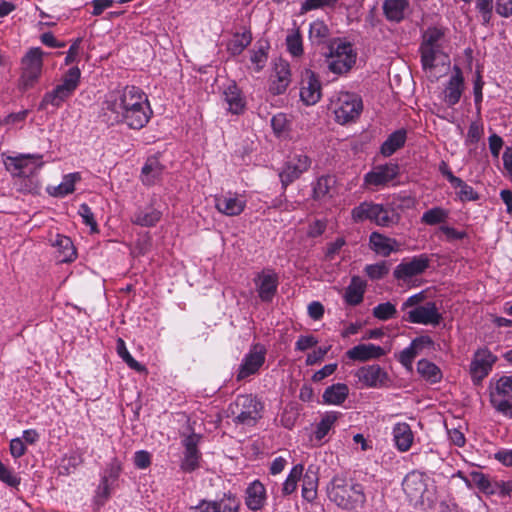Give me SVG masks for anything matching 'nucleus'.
Returning a JSON list of instances; mask_svg holds the SVG:
<instances>
[{
    "label": "nucleus",
    "mask_w": 512,
    "mask_h": 512,
    "mask_svg": "<svg viewBox=\"0 0 512 512\" xmlns=\"http://www.w3.org/2000/svg\"><path fill=\"white\" fill-rule=\"evenodd\" d=\"M152 114L148 97L142 89L127 85L105 96L98 119L107 126L124 123L130 129L139 130L146 126Z\"/></svg>",
    "instance_id": "nucleus-1"
},
{
    "label": "nucleus",
    "mask_w": 512,
    "mask_h": 512,
    "mask_svg": "<svg viewBox=\"0 0 512 512\" xmlns=\"http://www.w3.org/2000/svg\"><path fill=\"white\" fill-rule=\"evenodd\" d=\"M450 38L448 29L430 26L423 31L419 46L420 61L424 72L432 73L439 65L450 64Z\"/></svg>",
    "instance_id": "nucleus-2"
},
{
    "label": "nucleus",
    "mask_w": 512,
    "mask_h": 512,
    "mask_svg": "<svg viewBox=\"0 0 512 512\" xmlns=\"http://www.w3.org/2000/svg\"><path fill=\"white\" fill-rule=\"evenodd\" d=\"M330 501L345 510L363 507L366 495L361 484L341 475H335L327 486Z\"/></svg>",
    "instance_id": "nucleus-3"
},
{
    "label": "nucleus",
    "mask_w": 512,
    "mask_h": 512,
    "mask_svg": "<svg viewBox=\"0 0 512 512\" xmlns=\"http://www.w3.org/2000/svg\"><path fill=\"white\" fill-rule=\"evenodd\" d=\"M4 165L14 178L28 179L24 185H21L20 191L32 192L36 188L32 177L38 173L43 165L42 155L19 154L17 156H7L4 159Z\"/></svg>",
    "instance_id": "nucleus-4"
},
{
    "label": "nucleus",
    "mask_w": 512,
    "mask_h": 512,
    "mask_svg": "<svg viewBox=\"0 0 512 512\" xmlns=\"http://www.w3.org/2000/svg\"><path fill=\"white\" fill-rule=\"evenodd\" d=\"M81 71L77 66L68 69L62 76L61 83L46 92L39 103L38 110L44 111L48 106L59 108L76 91L80 84Z\"/></svg>",
    "instance_id": "nucleus-5"
},
{
    "label": "nucleus",
    "mask_w": 512,
    "mask_h": 512,
    "mask_svg": "<svg viewBox=\"0 0 512 512\" xmlns=\"http://www.w3.org/2000/svg\"><path fill=\"white\" fill-rule=\"evenodd\" d=\"M263 403L252 394L238 395L229 410L233 422L244 426H254L262 418Z\"/></svg>",
    "instance_id": "nucleus-6"
},
{
    "label": "nucleus",
    "mask_w": 512,
    "mask_h": 512,
    "mask_svg": "<svg viewBox=\"0 0 512 512\" xmlns=\"http://www.w3.org/2000/svg\"><path fill=\"white\" fill-rule=\"evenodd\" d=\"M356 223L369 220L378 226L389 227L396 223L394 210L382 204L364 201L351 211Z\"/></svg>",
    "instance_id": "nucleus-7"
},
{
    "label": "nucleus",
    "mask_w": 512,
    "mask_h": 512,
    "mask_svg": "<svg viewBox=\"0 0 512 512\" xmlns=\"http://www.w3.org/2000/svg\"><path fill=\"white\" fill-rule=\"evenodd\" d=\"M331 109L336 121L344 125L360 116L363 109L362 99L355 93L339 92L331 100Z\"/></svg>",
    "instance_id": "nucleus-8"
},
{
    "label": "nucleus",
    "mask_w": 512,
    "mask_h": 512,
    "mask_svg": "<svg viewBox=\"0 0 512 512\" xmlns=\"http://www.w3.org/2000/svg\"><path fill=\"white\" fill-rule=\"evenodd\" d=\"M44 52L39 47L30 48L21 60L19 88L27 91L38 82L43 69Z\"/></svg>",
    "instance_id": "nucleus-9"
},
{
    "label": "nucleus",
    "mask_w": 512,
    "mask_h": 512,
    "mask_svg": "<svg viewBox=\"0 0 512 512\" xmlns=\"http://www.w3.org/2000/svg\"><path fill=\"white\" fill-rule=\"evenodd\" d=\"M490 403L500 414L512 419V376L500 377L490 392Z\"/></svg>",
    "instance_id": "nucleus-10"
},
{
    "label": "nucleus",
    "mask_w": 512,
    "mask_h": 512,
    "mask_svg": "<svg viewBox=\"0 0 512 512\" xmlns=\"http://www.w3.org/2000/svg\"><path fill=\"white\" fill-rule=\"evenodd\" d=\"M400 173V167L397 163L389 162L376 165L364 175L363 187L375 191L381 187L387 186L391 181L397 178Z\"/></svg>",
    "instance_id": "nucleus-11"
},
{
    "label": "nucleus",
    "mask_w": 512,
    "mask_h": 512,
    "mask_svg": "<svg viewBox=\"0 0 512 512\" xmlns=\"http://www.w3.org/2000/svg\"><path fill=\"white\" fill-rule=\"evenodd\" d=\"M266 347L261 343L251 345L247 354L244 355L239 366L236 380L238 382L257 374L266 360Z\"/></svg>",
    "instance_id": "nucleus-12"
},
{
    "label": "nucleus",
    "mask_w": 512,
    "mask_h": 512,
    "mask_svg": "<svg viewBox=\"0 0 512 512\" xmlns=\"http://www.w3.org/2000/svg\"><path fill=\"white\" fill-rule=\"evenodd\" d=\"M356 62V53L348 42H341L334 48H331V54L328 59L329 70L335 74L347 73Z\"/></svg>",
    "instance_id": "nucleus-13"
},
{
    "label": "nucleus",
    "mask_w": 512,
    "mask_h": 512,
    "mask_svg": "<svg viewBox=\"0 0 512 512\" xmlns=\"http://www.w3.org/2000/svg\"><path fill=\"white\" fill-rule=\"evenodd\" d=\"M442 314L433 301L426 302L421 307H415L406 312L403 320L413 324L437 326L442 321Z\"/></svg>",
    "instance_id": "nucleus-14"
},
{
    "label": "nucleus",
    "mask_w": 512,
    "mask_h": 512,
    "mask_svg": "<svg viewBox=\"0 0 512 512\" xmlns=\"http://www.w3.org/2000/svg\"><path fill=\"white\" fill-rule=\"evenodd\" d=\"M429 266V257L426 254H420L398 264L393 271V276L395 279L406 283L412 277L423 274Z\"/></svg>",
    "instance_id": "nucleus-15"
},
{
    "label": "nucleus",
    "mask_w": 512,
    "mask_h": 512,
    "mask_svg": "<svg viewBox=\"0 0 512 512\" xmlns=\"http://www.w3.org/2000/svg\"><path fill=\"white\" fill-rule=\"evenodd\" d=\"M201 438L202 436L200 434L191 433L182 440L184 453L180 467L186 473H191L200 466L202 454L198 449V445Z\"/></svg>",
    "instance_id": "nucleus-16"
},
{
    "label": "nucleus",
    "mask_w": 512,
    "mask_h": 512,
    "mask_svg": "<svg viewBox=\"0 0 512 512\" xmlns=\"http://www.w3.org/2000/svg\"><path fill=\"white\" fill-rule=\"evenodd\" d=\"M311 165V160L304 154H294L286 161L279 173L283 189L298 179Z\"/></svg>",
    "instance_id": "nucleus-17"
},
{
    "label": "nucleus",
    "mask_w": 512,
    "mask_h": 512,
    "mask_svg": "<svg viewBox=\"0 0 512 512\" xmlns=\"http://www.w3.org/2000/svg\"><path fill=\"white\" fill-rule=\"evenodd\" d=\"M497 357L487 348L478 349L470 364V374L475 383L481 382L492 370Z\"/></svg>",
    "instance_id": "nucleus-18"
},
{
    "label": "nucleus",
    "mask_w": 512,
    "mask_h": 512,
    "mask_svg": "<svg viewBox=\"0 0 512 512\" xmlns=\"http://www.w3.org/2000/svg\"><path fill=\"white\" fill-rule=\"evenodd\" d=\"M355 376L364 386L369 388L385 387L389 382L387 372L378 364L360 367L355 372Z\"/></svg>",
    "instance_id": "nucleus-19"
},
{
    "label": "nucleus",
    "mask_w": 512,
    "mask_h": 512,
    "mask_svg": "<svg viewBox=\"0 0 512 512\" xmlns=\"http://www.w3.org/2000/svg\"><path fill=\"white\" fill-rule=\"evenodd\" d=\"M321 83L318 76L311 70H306L303 79L302 87L300 89L301 100L306 105H314L321 98Z\"/></svg>",
    "instance_id": "nucleus-20"
},
{
    "label": "nucleus",
    "mask_w": 512,
    "mask_h": 512,
    "mask_svg": "<svg viewBox=\"0 0 512 512\" xmlns=\"http://www.w3.org/2000/svg\"><path fill=\"white\" fill-rule=\"evenodd\" d=\"M222 96L230 113L239 115L244 112L246 99L235 81H229L223 86Z\"/></svg>",
    "instance_id": "nucleus-21"
},
{
    "label": "nucleus",
    "mask_w": 512,
    "mask_h": 512,
    "mask_svg": "<svg viewBox=\"0 0 512 512\" xmlns=\"http://www.w3.org/2000/svg\"><path fill=\"white\" fill-rule=\"evenodd\" d=\"M246 206V201L237 194L228 192L215 197L216 209L226 216L240 215Z\"/></svg>",
    "instance_id": "nucleus-22"
},
{
    "label": "nucleus",
    "mask_w": 512,
    "mask_h": 512,
    "mask_svg": "<svg viewBox=\"0 0 512 512\" xmlns=\"http://www.w3.org/2000/svg\"><path fill=\"white\" fill-rule=\"evenodd\" d=\"M464 91V77L459 66L453 67V74L451 75L447 85L445 87L444 101L449 107L456 105L462 96Z\"/></svg>",
    "instance_id": "nucleus-23"
},
{
    "label": "nucleus",
    "mask_w": 512,
    "mask_h": 512,
    "mask_svg": "<svg viewBox=\"0 0 512 512\" xmlns=\"http://www.w3.org/2000/svg\"><path fill=\"white\" fill-rule=\"evenodd\" d=\"M267 500L266 488L259 481L254 480L245 490V504L251 511L261 510Z\"/></svg>",
    "instance_id": "nucleus-24"
},
{
    "label": "nucleus",
    "mask_w": 512,
    "mask_h": 512,
    "mask_svg": "<svg viewBox=\"0 0 512 512\" xmlns=\"http://www.w3.org/2000/svg\"><path fill=\"white\" fill-rule=\"evenodd\" d=\"M165 166L157 157H149L141 169L140 179L145 186H154L162 180Z\"/></svg>",
    "instance_id": "nucleus-25"
},
{
    "label": "nucleus",
    "mask_w": 512,
    "mask_h": 512,
    "mask_svg": "<svg viewBox=\"0 0 512 512\" xmlns=\"http://www.w3.org/2000/svg\"><path fill=\"white\" fill-rule=\"evenodd\" d=\"M386 354L381 346L375 344H359L349 349L346 356L353 361L365 362L372 359H378Z\"/></svg>",
    "instance_id": "nucleus-26"
},
{
    "label": "nucleus",
    "mask_w": 512,
    "mask_h": 512,
    "mask_svg": "<svg viewBox=\"0 0 512 512\" xmlns=\"http://www.w3.org/2000/svg\"><path fill=\"white\" fill-rule=\"evenodd\" d=\"M258 295L263 302H270L277 292L278 277L275 273H261L255 279Z\"/></svg>",
    "instance_id": "nucleus-27"
},
{
    "label": "nucleus",
    "mask_w": 512,
    "mask_h": 512,
    "mask_svg": "<svg viewBox=\"0 0 512 512\" xmlns=\"http://www.w3.org/2000/svg\"><path fill=\"white\" fill-rule=\"evenodd\" d=\"M371 249L383 257H388L392 252L399 251V243L379 232H372L369 236Z\"/></svg>",
    "instance_id": "nucleus-28"
},
{
    "label": "nucleus",
    "mask_w": 512,
    "mask_h": 512,
    "mask_svg": "<svg viewBox=\"0 0 512 512\" xmlns=\"http://www.w3.org/2000/svg\"><path fill=\"white\" fill-rule=\"evenodd\" d=\"M409 6L408 0H384L382 10L387 21L400 23L405 19Z\"/></svg>",
    "instance_id": "nucleus-29"
},
{
    "label": "nucleus",
    "mask_w": 512,
    "mask_h": 512,
    "mask_svg": "<svg viewBox=\"0 0 512 512\" xmlns=\"http://www.w3.org/2000/svg\"><path fill=\"white\" fill-rule=\"evenodd\" d=\"M275 79L272 80L269 90L274 95L282 94L286 91L290 83V68L285 61H279L275 64Z\"/></svg>",
    "instance_id": "nucleus-30"
},
{
    "label": "nucleus",
    "mask_w": 512,
    "mask_h": 512,
    "mask_svg": "<svg viewBox=\"0 0 512 512\" xmlns=\"http://www.w3.org/2000/svg\"><path fill=\"white\" fill-rule=\"evenodd\" d=\"M392 434L395 446L400 452H406L411 448L414 434L409 424L405 422L395 424Z\"/></svg>",
    "instance_id": "nucleus-31"
},
{
    "label": "nucleus",
    "mask_w": 512,
    "mask_h": 512,
    "mask_svg": "<svg viewBox=\"0 0 512 512\" xmlns=\"http://www.w3.org/2000/svg\"><path fill=\"white\" fill-rule=\"evenodd\" d=\"M402 487L407 496L412 499L422 496L426 490L424 479L422 475L417 472H412L406 475L402 482Z\"/></svg>",
    "instance_id": "nucleus-32"
},
{
    "label": "nucleus",
    "mask_w": 512,
    "mask_h": 512,
    "mask_svg": "<svg viewBox=\"0 0 512 512\" xmlns=\"http://www.w3.org/2000/svg\"><path fill=\"white\" fill-rule=\"evenodd\" d=\"M366 283L358 276H353L345 290L344 299L349 305L356 306L363 301Z\"/></svg>",
    "instance_id": "nucleus-33"
},
{
    "label": "nucleus",
    "mask_w": 512,
    "mask_h": 512,
    "mask_svg": "<svg viewBox=\"0 0 512 512\" xmlns=\"http://www.w3.org/2000/svg\"><path fill=\"white\" fill-rule=\"evenodd\" d=\"M407 132L405 129H399L391 133L382 143L380 153L384 157L393 155L398 149L402 148L406 142Z\"/></svg>",
    "instance_id": "nucleus-34"
},
{
    "label": "nucleus",
    "mask_w": 512,
    "mask_h": 512,
    "mask_svg": "<svg viewBox=\"0 0 512 512\" xmlns=\"http://www.w3.org/2000/svg\"><path fill=\"white\" fill-rule=\"evenodd\" d=\"M53 246L58 249L57 259L59 262H72L76 258V249L72 240L64 235L57 234Z\"/></svg>",
    "instance_id": "nucleus-35"
},
{
    "label": "nucleus",
    "mask_w": 512,
    "mask_h": 512,
    "mask_svg": "<svg viewBox=\"0 0 512 512\" xmlns=\"http://www.w3.org/2000/svg\"><path fill=\"white\" fill-rule=\"evenodd\" d=\"M349 393V388L344 383H336L327 387L323 393V401L327 404H342Z\"/></svg>",
    "instance_id": "nucleus-36"
},
{
    "label": "nucleus",
    "mask_w": 512,
    "mask_h": 512,
    "mask_svg": "<svg viewBox=\"0 0 512 512\" xmlns=\"http://www.w3.org/2000/svg\"><path fill=\"white\" fill-rule=\"evenodd\" d=\"M161 217V211L149 207L146 209H140L135 212L132 217V222L142 227H152L160 221Z\"/></svg>",
    "instance_id": "nucleus-37"
},
{
    "label": "nucleus",
    "mask_w": 512,
    "mask_h": 512,
    "mask_svg": "<svg viewBox=\"0 0 512 512\" xmlns=\"http://www.w3.org/2000/svg\"><path fill=\"white\" fill-rule=\"evenodd\" d=\"M80 179L79 173L67 174L59 185L49 188L48 191L54 197H64L74 192L75 183Z\"/></svg>",
    "instance_id": "nucleus-38"
},
{
    "label": "nucleus",
    "mask_w": 512,
    "mask_h": 512,
    "mask_svg": "<svg viewBox=\"0 0 512 512\" xmlns=\"http://www.w3.org/2000/svg\"><path fill=\"white\" fill-rule=\"evenodd\" d=\"M417 371L431 384L438 383L442 379V373L439 367L426 359H422L417 363Z\"/></svg>",
    "instance_id": "nucleus-39"
},
{
    "label": "nucleus",
    "mask_w": 512,
    "mask_h": 512,
    "mask_svg": "<svg viewBox=\"0 0 512 512\" xmlns=\"http://www.w3.org/2000/svg\"><path fill=\"white\" fill-rule=\"evenodd\" d=\"M340 415L339 412L331 411L322 417L314 432V437L318 442H321L327 436Z\"/></svg>",
    "instance_id": "nucleus-40"
},
{
    "label": "nucleus",
    "mask_w": 512,
    "mask_h": 512,
    "mask_svg": "<svg viewBox=\"0 0 512 512\" xmlns=\"http://www.w3.org/2000/svg\"><path fill=\"white\" fill-rule=\"evenodd\" d=\"M470 479L481 492L488 495L497 493L496 481H491L488 475L479 471H473L470 473Z\"/></svg>",
    "instance_id": "nucleus-41"
},
{
    "label": "nucleus",
    "mask_w": 512,
    "mask_h": 512,
    "mask_svg": "<svg viewBox=\"0 0 512 512\" xmlns=\"http://www.w3.org/2000/svg\"><path fill=\"white\" fill-rule=\"evenodd\" d=\"M317 484V474L309 469L303 476L302 497L305 500L312 502L316 498Z\"/></svg>",
    "instance_id": "nucleus-42"
},
{
    "label": "nucleus",
    "mask_w": 512,
    "mask_h": 512,
    "mask_svg": "<svg viewBox=\"0 0 512 512\" xmlns=\"http://www.w3.org/2000/svg\"><path fill=\"white\" fill-rule=\"evenodd\" d=\"M449 217V211L442 207H433L425 211L421 216V223L426 225H438L446 222Z\"/></svg>",
    "instance_id": "nucleus-43"
},
{
    "label": "nucleus",
    "mask_w": 512,
    "mask_h": 512,
    "mask_svg": "<svg viewBox=\"0 0 512 512\" xmlns=\"http://www.w3.org/2000/svg\"><path fill=\"white\" fill-rule=\"evenodd\" d=\"M252 36L250 32L236 33L229 41L227 49L233 56L240 55L250 45Z\"/></svg>",
    "instance_id": "nucleus-44"
},
{
    "label": "nucleus",
    "mask_w": 512,
    "mask_h": 512,
    "mask_svg": "<svg viewBox=\"0 0 512 512\" xmlns=\"http://www.w3.org/2000/svg\"><path fill=\"white\" fill-rule=\"evenodd\" d=\"M216 501V510L219 512H239L241 501L239 497L231 492L223 494V497Z\"/></svg>",
    "instance_id": "nucleus-45"
},
{
    "label": "nucleus",
    "mask_w": 512,
    "mask_h": 512,
    "mask_svg": "<svg viewBox=\"0 0 512 512\" xmlns=\"http://www.w3.org/2000/svg\"><path fill=\"white\" fill-rule=\"evenodd\" d=\"M303 470H304V467L301 464H297L291 469L288 477L286 478L285 482L283 483V487H282L283 495H285V496L290 495L296 490L297 482L301 478V476L303 474Z\"/></svg>",
    "instance_id": "nucleus-46"
},
{
    "label": "nucleus",
    "mask_w": 512,
    "mask_h": 512,
    "mask_svg": "<svg viewBox=\"0 0 512 512\" xmlns=\"http://www.w3.org/2000/svg\"><path fill=\"white\" fill-rule=\"evenodd\" d=\"M452 187L459 189L457 195L461 201H477L479 194L473 189L472 186L468 185L461 178H458L456 182L452 184Z\"/></svg>",
    "instance_id": "nucleus-47"
},
{
    "label": "nucleus",
    "mask_w": 512,
    "mask_h": 512,
    "mask_svg": "<svg viewBox=\"0 0 512 512\" xmlns=\"http://www.w3.org/2000/svg\"><path fill=\"white\" fill-rule=\"evenodd\" d=\"M117 353L118 355L123 359V361L128 365L129 368L137 371V372H143L145 371L144 365L140 364L138 361H136L131 354L128 352L125 342L119 338L117 340Z\"/></svg>",
    "instance_id": "nucleus-48"
},
{
    "label": "nucleus",
    "mask_w": 512,
    "mask_h": 512,
    "mask_svg": "<svg viewBox=\"0 0 512 512\" xmlns=\"http://www.w3.org/2000/svg\"><path fill=\"white\" fill-rule=\"evenodd\" d=\"M396 314V307L391 302L381 303L373 308V316L382 321L395 318Z\"/></svg>",
    "instance_id": "nucleus-49"
},
{
    "label": "nucleus",
    "mask_w": 512,
    "mask_h": 512,
    "mask_svg": "<svg viewBox=\"0 0 512 512\" xmlns=\"http://www.w3.org/2000/svg\"><path fill=\"white\" fill-rule=\"evenodd\" d=\"M286 45H287V50L294 57H298L303 54L302 37L298 30L287 35Z\"/></svg>",
    "instance_id": "nucleus-50"
},
{
    "label": "nucleus",
    "mask_w": 512,
    "mask_h": 512,
    "mask_svg": "<svg viewBox=\"0 0 512 512\" xmlns=\"http://www.w3.org/2000/svg\"><path fill=\"white\" fill-rule=\"evenodd\" d=\"M0 481L12 488H18L21 478L0 461Z\"/></svg>",
    "instance_id": "nucleus-51"
},
{
    "label": "nucleus",
    "mask_w": 512,
    "mask_h": 512,
    "mask_svg": "<svg viewBox=\"0 0 512 512\" xmlns=\"http://www.w3.org/2000/svg\"><path fill=\"white\" fill-rule=\"evenodd\" d=\"M78 214L82 218L83 223L86 226L90 227L92 233H97L99 231L98 224L94 217V213L86 203H83L79 206Z\"/></svg>",
    "instance_id": "nucleus-52"
},
{
    "label": "nucleus",
    "mask_w": 512,
    "mask_h": 512,
    "mask_svg": "<svg viewBox=\"0 0 512 512\" xmlns=\"http://www.w3.org/2000/svg\"><path fill=\"white\" fill-rule=\"evenodd\" d=\"M334 183L335 180L331 176L320 177L313 189L315 197L319 199L328 195Z\"/></svg>",
    "instance_id": "nucleus-53"
},
{
    "label": "nucleus",
    "mask_w": 512,
    "mask_h": 512,
    "mask_svg": "<svg viewBox=\"0 0 512 512\" xmlns=\"http://www.w3.org/2000/svg\"><path fill=\"white\" fill-rule=\"evenodd\" d=\"M365 272L372 280H379L388 274L389 266L385 261H381L376 264L367 265Z\"/></svg>",
    "instance_id": "nucleus-54"
},
{
    "label": "nucleus",
    "mask_w": 512,
    "mask_h": 512,
    "mask_svg": "<svg viewBox=\"0 0 512 512\" xmlns=\"http://www.w3.org/2000/svg\"><path fill=\"white\" fill-rule=\"evenodd\" d=\"M113 485L108 483V477H102L100 484L96 490L95 502L97 505H103L110 497Z\"/></svg>",
    "instance_id": "nucleus-55"
},
{
    "label": "nucleus",
    "mask_w": 512,
    "mask_h": 512,
    "mask_svg": "<svg viewBox=\"0 0 512 512\" xmlns=\"http://www.w3.org/2000/svg\"><path fill=\"white\" fill-rule=\"evenodd\" d=\"M309 34L310 38L322 42L328 37L329 29L323 21H315L310 25Z\"/></svg>",
    "instance_id": "nucleus-56"
},
{
    "label": "nucleus",
    "mask_w": 512,
    "mask_h": 512,
    "mask_svg": "<svg viewBox=\"0 0 512 512\" xmlns=\"http://www.w3.org/2000/svg\"><path fill=\"white\" fill-rule=\"evenodd\" d=\"M339 0H305L301 5V13H306L311 10L329 7L333 8Z\"/></svg>",
    "instance_id": "nucleus-57"
},
{
    "label": "nucleus",
    "mask_w": 512,
    "mask_h": 512,
    "mask_svg": "<svg viewBox=\"0 0 512 512\" xmlns=\"http://www.w3.org/2000/svg\"><path fill=\"white\" fill-rule=\"evenodd\" d=\"M426 298L425 292L421 291L408 297L402 304L401 310L407 312L415 307H421Z\"/></svg>",
    "instance_id": "nucleus-58"
},
{
    "label": "nucleus",
    "mask_w": 512,
    "mask_h": 512,
    "mask_svg": "<svg viewBox=\"0 0 512 512\" xmlns=\"http://www.w3.org/2000/svg\"><path fill=\"white\" fill-rule=\"evenodd\" d=\"M476 8L481 13L483 22L489 23L493 9V0H476Z\"/></svg>",
    "instance_id": "nucleus-59"
},
{
    "label": "nucleus",
    "mask_w": 512,
    "mask_h": 512,
    "mask_svg": "<svg viewBox=\"0 0 512 512\" xmlns=\"http://www.w3.org/2000/svg\"><path fill=\"white\" fill-rule=\"evenodd\" d=\"M318 344V340L313 335H301L295 343V350L306 351Z\"/></svg>",
    "instance_id": "nucleus-60"
},
{
    "label": "nucleus",
    "mask_w": 512,
    "mask_h": 512,
    "mask_svg": "<svg viewBox=\"0 0 512 512\" xmlns=\"http://www.w3.org/2000/svg\"><path fill=\"white\" fill-rule=\"evenodd\" d=\"M417 354L418 352L416 348L410 344L407 348L401 351L399 361L403 366L409 367L412 365V362L416 358Z\"/></svg>",
    "instance_id": "nucleus-61"
},
{
    "label": "nucleus",
    "mask_w": 512,
    "mask_h": 512,
    "mask_svg": "<svg viewBox=\"0 0 512 512\" xmlns=\"http://www.w3.org/2000/svg\"><path fill=\"white\" fill-rule=\"evenodd\" d=\"M26 445L24 441L20 438H14L10 441V453L13 458H20L26 453Z\"/></svg>",
    "instance_id": "nucleus-62"
},
{
    "label": "nucleus",
    "mask_w": 512,
    "mask_h": 512,
    "mask_svg": "<svg viewBox=\"0 0 512 512\" xmlns=\"http://www.w3.org/2000/svg\"><path fill=\"white\" fill-rule=\"evenodd\" d=\"M151 464V455L145 450H139L134 454V465L139 469H146Z\"/></svg>",
    "instance_id": "nucleus-63"
},
{
    "label": "nucleus",
    "mask_w": 512,
    "mask_h": 512,
    "mask_svg": "<svg viewBox=\"0 0 512 512\" xmlns=\"http://www.w3.org/2000/svg\"><path fill=\"white\" fill-rule=\"evenodd\" d=\"M191 512H219L216 510V501L201 499L196 506L190 507Z\"/></svg>",
    "instance_id": "nucleus-64"
}]
</instances>
